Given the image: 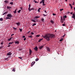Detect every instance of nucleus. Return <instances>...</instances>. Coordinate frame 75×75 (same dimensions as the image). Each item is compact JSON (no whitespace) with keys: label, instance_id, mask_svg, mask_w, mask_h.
I'll use <instances>...</instances> for the list:
<instances>
[{"label":"nucleus","instance_id":"obj_1","mask_svg":"<svg viewBox=\"0 0 75 75\" xmlns=\"http://www.w3.org/2000/svg\"><path fill=\"white\" fill-rule=\"evenodd\" d=\"M43 37L44 38H45L47 40V41H50V38H53L55 37V35L54 34H47L45 36H43Z\"/></svg>","mask_w":75,"mask_h":75},{"label":"nucleus","instance_id":"obj_2","mask_svg":"<svg viewBox=\"0 0 75 75\" xmlns=\"http://www.w3.org/2000/svg\"><path fill=\"white\" fill-rule=\"evenodd\" d=\"M7 16L8 17H10L11 18V17H13V16L11 14H8L7 15Z\"/></svg>","mask_w":75,"mask_h":75},{"label":"nucleus","instance_id":"obj_3","mask_svg":"<svg viewBox=\"0 0 75 75\" xmlns=\"http://www.w3.org/2000/svg\"><path fill=\"white\" fill-rule=\"evenodd\" d=\"M34 50L36 51H38V47H36L34 48Z\"/></svg>","mask_w":75,"mask_h":75},{"label":"nucleus","instance_id":"obj_4","mask_svg":"<svg viewBox=\"0 0 75 75\" xmlns=\"http://www.w3.org/2000/svg\"><path fill=\"white\" fill-rule=\"evenodd\" d=\"M12 55V53L10 52H9L7 53V55Z\"/></svg>","mask_w":75,"mask_h":75},{"label":"nucleus","instance_id":"obj_5","mask_svg":"<svg viewBox=\"0 0 75 75\" xmlns=\"http://www.w3.org/2000/svg\"><path fill=\"white\" fill-rule=\"evenodd\" d=\"M35 63V62H32V64H31V67H33V65H34V64Z\"/></svg>","mask_w":75,"mask_h":75},{"label":"nucleus","instance_id":"obj_6","mask_svg":"<svg viewBox=\"0 0 75 75\" xmlns=\"http://www.w3.org/2000/svg\"><path fill=\"white\" fill-rule=\"evenodd\" d=\"M47 49L48 52H50V48H49L48 47H47Z\"/></svg>","mask_w":75,"mask_h":75},{"label":"nucleus","instance_id":"obj_7","mask_svg":"<svg viewBox=\"0 0 75 75\" xmlns=\"http://www.w3.org/2000/svg\"><path fill=\"white\" fill-rule=\"evenodd\" d=\"M17 8H16L15 11H13V13H14L15 14H16L17 13Z\"/></svg>","mask_w":75,"mask_h":75},{"label":"nucleus","instance_id":"obj_8","mask_svg":"<svg viewBox=\"0 0 75 75\" xmlns=\"http://www.w3.org/2000/svg\"><path fill=\"white\" fill-rule=\"evenodd\" d=\"M75 17V13H73L72 14V18H74Z\"/></svg>","mask_w":75,"mask_h":75},{"label":"nucleus","instance_id":"obj_9","mask_svg":"<svg viewBox=\"0 0 75 75\" xmlns=\"http://www.w3.org/2000/svg\"><path fill=\"white\" fill-rule=\"evenodd\" d=\"M43 47H44V46H40L39 47V49H40V50H41V49H42V48H43Z\"/></svg>","mask_w":75,"mask_h":75},{"label":"nucleus","instance_id":"obj_10","mask_svg":"<svg viewBox=\"0 0 75 75\" xmlns=\"http://www.w3.org/2000/svg\"><path fill=\"white\" fill-rule=\"evenodd\" d=\"M35 20H33V19L32 20V21L33 22H34V23H36V21H35Z\"/></svg>","mask_w":75,"mask_h":75},{"label":"nucleus","instance_id":"obj_11","mask_svg":"<svg viewBox=\"0 0 75 75\" xmlns=\"http://www.w3.org/2000/svg\"><path fill=\"white\" fill-rule=\"evenodd\" d=\"M32 52H32V50H31V49H29V53H32Z\"/></svg>","mask_w":75,"mask_h":75},{"label":"nucleus","instance_id":"obj_12","mask_svg":"<svg viewBox=\"0 0 75 75\" xmlns=\"http://www.w3.org/2000/svg\"><path fill=\"white\" fill-rule=\"evenodd\" d=\"M7 8L8 9H10V8H11V7H9L8 6H7Z\"/></svg>","mask_w":75,"mask_h":75},{"label":"nucleus","instance_id":"obj_13","mask_svg":"<svg viewBox=\"0 0 75 75\" xmlns=\"http://www.w3.org/2000/svg\"><path fill=\"white\" fill-rule=\"evenodd\" d=\"M51 23L52 24H54V21H52V20L51 21Z\"/></svg>","mask_w":75,"mask_h":75},{"label":"nucleus","instance_id":"obj_14","mask_svg":"<svg viewBox=\"0 0 75 75\" xmlns=\"http://www.w3.org/2000/svg\"><path fill=\"white\" fill-rule=\"evenodd\" d=\"M12 38H13L12 37H11L9 39H8V40L9 41H10L11 40V39H12Z\"/></svg>","mask_w":75,"mask_h":75},{"label":"nucleus","instance_id":"obj_15","mask_svg":"<svg viewBox=\"0 0 75 75\" xmlns=\"http://www.w3.org/2000/svg\"><path fill=\"white\" fill-rule=\"evenodd\" d=\"M40 18V16H36L35 17V18Z\"/></svg>","mask_w":75,"mask_h":75},{"label":"nucleus","instance_id":"obj_16","mask_svg":"<svg viewBox=\"0 0 75 75\" xmlns=\"http://www.w3.org/2000/svg\"><path fill=\"white\" fill-rule=\"evenodd\" d=\"M42 40H43V39L42 38L40 39L38 41V42H40V41H42Z\"/></svg>","mask_w":75,"mask_h":75},{"label":"nucleus","instance_id":"obj_17","mask_svg":"<svg viewBox=\"0 0 75 75\" xmlns=\"http://www.w3.org/2000/svg\"><path fill=\"white\" fill-rule=\"evenodd\" d=\"M15 44H19V42L17 41H16L15 42Z\"/></svg>","mask_w":75,"mask_h":75},{"label":"nucleus","instance_id":"obj_18","mask_svg":"<svg viewBox=\"0 0 75 75\" xmlns=\"http://www.w3.org/2000/svg\"><path fill=\"white\" fill-rule=\"evenodd\" d=\"M12 71H13V72H15V71H16V69H15V68H13L12 70Z\"/></svg>","mask_w":75,"mask_h":75},{"label":"nucleus","instance_id":"obj_19","mask_svg":"<svg viewBox=\"0 0 75 75\" xmlns=\"http://www.w3.org/2000/svg\"><path fill=\"white\" fill-rule=\"evenodd\" d=\"M8 12H4L3 14V15H4V14H6Z\"/></svg>","mask_w":75,"mask_h":75},{"label":"nucleus","instance_id":"obj_20","mask_svg":"<svg viewBox=\"0 0 75 75\" xmlns=\"http://www.w3.org/2000/svg\"><path fill=\"white\" fill-rule=\"evenodd\" d=\"M45 0H42V3H44L45 1Z\"/></svg>","mask_w":75,"mask_h":75},{"label":"nucleus","instance_id":"obj_21","mask_svg":"<svg viewBox=\"0 0 75 75\" xmlns=\"http://www.w3.org/2000/svg\"><path fill=\"white\" fill-rule=\"evenodd\" d=\"M40 35H37L36 36L37 37H40Z\"/></svg>","mask_w":75,"mask_h":75},{"label":"nucleus","instance_id":"obj_22","mask_svg":"<svg viewBox=\"0 0 75 75\" xmlns=\"http://www.w3.org/2000/svg\"><path fill=\"white\" fill-rule=\"evenodd\" d=\"M16 24H17V25H20V23H16Z\"/></svg>","mask_w":75,"mask_h":75},{"label":"nucleus","instance_id":"obj_23","mask_svg":"<svg viewBox=\"0 0 75 75\" xmlns=\"http://www.w3.org/2000/svg\"><path fill=\"white\" fill-rule=\"evenodd\" d=\"M14 42H10L9 43V45H10V44H13V43Z\"/></svg>","mask_w":75,"mask_h":75},{"label":"nucleus","instance_id":"obj_24","mask_svg":"<svg viewBox=\"0 0 75 75\" xmlns=\"http://www.w3.org/2000/svg\"><path fill=\"white\" fill-rule=\"evenodd\" d=\"M36 25V23H34L33 25L32 26H34V25Z\"/></svg>","mask_w":75,"mask_h":75},{"label":"nucleus","instance_id":"obj_25","mask_svg":"<svg viewBox=\"0 0 75 75\" xmlns=\"http://www.w3.org/2000/svg\"><path fill=\"white\" fill-rule=\"evenodd\" d=\"M44 19L43 18H42L41 20V21L42 22H44Z\"/></svg>","mask_w":75,"mask_h":75},{"label":"nucleus","instance_id":"obj_26","mask_svg":"<svg viewBox=\"0 0 75 75\" xmlns=\"http://www.w3.org/2000/svg\"><path fill=\"white\" fill-rule=\"evenodd\" d=\"M6 19L7 20V19H10V18L8 17H6Z\"/></svg>","mask_w":75,"mask_h":75},{"label":"nucleus","instance_id":"obj_27","mask_svg":"<svg viewBox=\"0 0 75 75\" xmlns=\"http://www.w3.org/2000/svg\"><path fill=\"white\" fill-rule=\"evenodd\" d=\"M38 60H39L38 58H37L36 59H35V61H38Z\"/></svg>","mask_w":75,"mask_h":75},{"label":"nucleus","instance_id":"obj_28","mask_svg":"<svg viewBox=\"0 0 75 75\" xmlns=\"http://www.w3.org/2000/svg\"><path fill=\"white\" fill-rule=\"evenodd\" d=\"M13 29H14V30H17V28H14V27H13Z\"/></svg>","mask_w":75,"mask_h":75},{"label":"nucleus","instance_id":"obj_29","mask_svg":"<svg viewBox=\"0 0 75 75\" xmlns=\"http://www.w3.org/2000/svg\"><path fill=\"white\" fill-rule=\"evenodd\" d=\"M28 10H29V11H31V9H30V7H29Z\"/></svg>","mask_w":75,"mask_h":75},{"label":"nucleus","instance_id":"obj_30","mask_svg":"<svg viewBox=\"0 0 75 75\" xmlns=\"http://www.w3.org/2000/svg\"><path fill=\"white\" fill-rule=\"evenodd\" d=\"M19 30H20L21 32H22V30H23V29L21 28V29H19Z\"/></svg>","mask_w":75,"mask_h":75},{"label":"nucleus","instance_id":"obj_31","mask_svg":"<svg viewBox=\"0 0 75 75\" xmlns=\"http://www.w3.org/2000/svg\"><path fill=\"white\" fill-rule=\"evenodd\" d=\"M60 11H62V10H64V9L62 8V9H60Z\"/></svg>","mask_w":75,"mask_h":75},{"label":"nucleus","instance_id":"obj_32","mask_svg":"<svg viewBox=\"0 0 75 75\" xmlns=\"http://www.w3.org/2000/svg\"><path fill=\"white\" fill-rule=\"evenodd\" d=\"M28 38H32V35L28 36Z\"/></svg>","mask_w":75,"mask_h":75},{"label":"nucleus","instance_id":"obj_33","mask_svg":"<svg viewBox=\"0 0 75 75\" xmlns=\"http://www.w3.org/2000/svg\"><path fill=\"white\" fill-rule=\"evenodd\" d=\"M61 22L62 23H64V21L63 20H61Z\"/></svg>","mask_w":75,"mask_h":75},{"label":"nucleus","instance_id":"obj_34","mask_svg":"<svg viewBox=\"0 0 75 75\" xmlns=\"http://www.w3.org/2000/svg\"><path fill=\"white\" fill-rule=\"evenodd\" d=\"M10 4H11V5H13V2H11L10 3Z\"/></svg>","mask_w":75,"mask_h":75},{"label":"nucleus","instance_id":"obj_35","mask_svg":"<svg viewBox=\"0 0 75 75\" xmlns=\"http://www.w3.org/2000/svg\"><path fill=\"white\" fill-rule=\"evenodd\" d=\"M21 11V10H19L18 11V13H20V12Z\"/></svg>","mask_w":75,"mask_h":75},{"label":"nucleus","instance_id":"obj_36","mask_svg":"<svg viewBox=\"0 0 75 75\" xmlns=\"http://www.w3.org/2000/svg\"><path fill=\"white\" fill-rule=\"evenodd\" d=\"M4 2H5V3H8V1H4Z\"/></svg>","mask_w":75,"mask_h":75},{"label":"nucleus","instance_id":"obj_37","mask_svg":"<svg viewBox=\"0 0 75 75\" xmlns=\"http://www.w3.org/2000/svg\"><path fill=\"white\" fill-rule=\"evenodd\" d=\"M0 21H3V18H0Z\"/></svg>","mask_w":75,"mask_h":75},{"label":"nucleus","instance_id":"obj_38","mask_svg":"<svg viewBox=\"0 0 75 75\" xmlns=\"http://www.w3.org/2000/svg\"><path fill=\"white\" fill-rule=\"evenodd\" d=\"M31 35H34V33L33 32H31Z\"/></svg>","mask_w":75,"mask_h":75},{"label":"nucleus","instance_id":"obj_39","mask_svg":"<svg viewBox=\"0 0 75 75\" xmlns=\"http://www.w3.org/2000/svg\"><path fill=\"white\" fill-rule=\"evenodd\" d=\"M61 20H63V18H62V16H61Z\"/></svg>","mask_w":75,"mask_h":75},{"label":"nucleus","instance_id":"obj_40","mask_svg":"<svg viewBox=\"0 0 75 75\" xmlns=\"http://www.w3.org/2000/svg\"><path fill=\"white\" fill-rule=\"evenodd\" d=\"M63 40V39H60V40H59V41H62Z\"/></svg>","mask_w":75,"mask_h":75},{"label":"nucleus","instance_id":"obj_41","mask_svg":"<svg viewBox=\"0 0 75 75\" xmlns=\"http://www.w3.org/2000/svg\"><path fill=\"white\" fill-rule=\"evenodd\" d=\"M42 5L43 6H45V4H44V3H42Z\"/></svg>","mask_w":75,"mask_h":75},{"label":"nucleus","instance_id":"obj_42","mask_svg":"<svg viewBox=\"0 0 75 75\" xmlns=\"http://www.w3.org/2000/svg\"><path fill=\"white\" fill-rule=\"evenodd\" d=\"M34 10V8H31V10Z\"/></svg>","mask_w":75,"mask_h":75},{"label":"nucleus","instance_id":"obj_43","mask_svg":"<svg viewBox=\"0 0 75 75\" xmlns=\"http://www.w3.org/2000/svg\"><path fill=\"white\" fill-rule=\"evenodd\" d=\"M69 5L70 6V7H71L72 6V5H71V4H69Z\"/></svg>","mask_w":75,"mask_h":75},{"label":"nucleus","instance_id":"obj_44","mask_svg":"<svg viewBox=\"0 0 75 75\" xmlns=\"http://www.w3.org/2000/svg\"><path fill=\"white\" fill-rule=\"evenodd\" d=\"M64 18H67V16H66V15H65L64 17Z\"/></svg>","mask_w":75,"mask_h":75},{"label":"nucleus","instance_id":"obj_45","mask_svg":"<svg viewBox=\"0 0 75 75\" xmlns=\"http://www.w3.org/2000/svg\"><path fill=\"white\" fill-rule=\"evenodd\" d=\"M52 15H53V16H55V15H56V14L55 13H53L52 14Z\"/></svg>","mask_w":75,"mask_h":75},{"label":"nucleus","instance_id":"obj_46","mask_svg":"<svg viewBox=\"0 0 75 75\" xmlns=\"http://www.w3.org/2000/svg\"><path fill=\"white\" fill-rule=\"evenodd\" d=\"M62 26H65V24H62Z\"/></svg>","mask_w":75,"mask_h":75},{"label":"nucleus","instance_id":"obj_47","mask_svg":"<svg viewBox=\"0 0 75 75\" xmlns=\"http://www.w3.org/2000/svg\"><path fill=\"white\" fill-rule=\"evenodd\" d=\"M8 59V58H7L5 59V60H7Z\"/></svg>","mask_w":75,"mask_h":75},{"label":"nucleus","instance_id":"obj_48","mask_svg":"<svg viewBox=\"0 0 75 75\" xmlns=\"http://www.w3.org/2000/svg\"><path fill=\"white\" fill-rule=\"evenodd\" d=\"M18 58H20V59H22V57H18Z\"/></svg>","mask_w":75,"mask_h":75},{"label":"nucleus","instance_id":"obj_49","mask_svg":"<svg viewBox=\"0 0 75 75\" xmlns=\"http://www.w3.org/2000/svg\"><path fill=\"white\" fill-rule=\"evenodd\" d=\"M3 47V46L0 47V49H1V48H2Z\"/></svg>","mask_w":75,"mask_h":75},{"label":"nucleus","instance_id":"obj_50","mask_svg":"<svg viewBox=\"0 0 75 75\" xmlns=\"http://www.w3.org/2000/svg\"><path fill=\"white\" fill-rule=\"evenodd\" d=\"M26 40V38H25L24 39H23V40H24V41H25Z\"/></svg>","mask_w":75,"mask_h":75},{"label":"nucleus","instance_id":"obj_51","mask_svg":"<svg viewBox=\"0 0 75 75\" xmlns=\"http://www.w3.org/2000/svg\"><path fill=\"white\" fill-rule=\"evenodd\" d=\"M29 7H31V4H29Z\"/></svg>","mask_w":75,"mask_h":75},{"label":"nucleus","instance_id":"obj_52","mask_svg":"<svg viewBox=\"0 0 75 75\" xmlns=\"http://www.w3.org/2000/svg\"><path fill=\"white\" fill-rule=\"evenodd\" d=\"M34 1H35V3H37V1H34Z\"/></svg>","mask_w":75,"mask_h":75},{"label":"nucleus","instance_id":"obj_53","mask_svg":"<svg viewBox=\"0 0 75 75\" xmlns=\"http://www.w3.org/2000/svg\"><path fill=\"white\" fill-rule=\"evenodd\" d=\"M25 36H23V38H25Z\"/></svg>","mask_w":75,"mask_h":75},{"label":"nucleus","instance_id":"obj_54","mask_svg":"<svg viewBox=\"0 0 75 75\" xmlns=\"http://www.w3.org/2000/svg\"><path fill=\"white\" fill-rule=\"evenodd\" d=\"M14 35V34H11V36L12 37V36L13 35Z\"/></svg>","mask_w":75,"mask_h":75},{"label":"nucleus","instance_id":"obj_55","mask_svg":"<svg viewBox=\"0 0 75 75\" xmlns=\"http://www.w3.org/2000/svg\"><path fill=\"white\" fill-rule=\"evenodd\" d=\"M38 12H40V10L38 9Z\"/></svg>","mask_w":75,"mask_h":75},{"label":"nucleus","instance_id":"obj_56","mask_svg":"<svg viewBox=\"0 0 75 75\" xmlns=\"http://www.w3.org/2000/svg\"><path fill=\"white\" fill-rule=\"evenodd\" d=\"M43 15H44V16H47V15H45V14H43Z\"/></svg>","mask_w":75,"mask_h":75},{"label":"nucleus","instance_id":"obj_57","mask_svg":"<svg viewBox=\"0 0 75 75\" xmlns=\"http://www.w3.org/2000/svg\"><path fill=\"white\" fill-rule=\"evenodd\" d=\"M30 32H31V31H29V32H28V33H30Z\"/></svg>","mask_w":75,"mask_h":75},{"label":"nucleus","instance_id":"obj_58","mask_svg":"<svg viewBox=\"0 0 75 75\" xmlns=\"http://www.w3.org/2000/svg\"><path fill=\"white\" fill-rule=\"evenodd\" d=\"M3 42H1V45H3Z\"/></svg>","mask_w":75,"mask_h":75},{"label":"nucleus","instance_id":"obj_59","mask_svg":"<svg viewBox=\"0 0 75 75\" xmlns=\"http://www.w3.org/2000/svg\"><path fill=\"white\" fill-rule=\"evenodd\" d=\"M8 47H10V45H9L8 46Z\"/></svg>","mask_w":75,"mask_h":75},{"label":"nucleus","instance_id":"obj_60","mask_svg":"<svg viewBox=\"0 0 75 75\" xmlns=\"http://www.w3.org/2000/svg\"><path fill=\"white\" fill-rule=\"evenodd\" d=\"M42 3V1H41L40 2V4H41V3Z\"/></svg>","mask_w":75,"mask_h":75},{"label":"nucleus","instance_id":"obj_61","mask_svg":"<svg viewBox=\"0 0 75 75\" xmlns=\"http://www.w3.org/2000/svg\"><path fill=\"white\" fill-rule=\"evenodd\" d=\"M71 9H72V8H73L72 7V6L71 7Z\"/></svg>","mask_w":75,"mask_h":75},{"label":"nucleus","instance_id":"obj_62","mask_svg":"<svg viewBox=\"0 0 75 75\" xmlns=\"http://www.w3.org/2000/svg\"><path fill=\"white\" fill-rule=\"evenodd\" d=\"M45 13H47V11H46V10H45Z\"/></svg>","mask_w":75,"mask_h":75},{"label":"nucleus","instance_id":"obj_63","mask_svg":"<svg viewBox=\"0 0 75 75\" xmlns=\"http://www.w3.org/2000/svg\"><path fill=\"white\" fill-rule=\"evenodd\" d=\"M41 8H39L38 9H39V10H41Z\"/></svg>","mask_w":75,"mask_h":75},{"label":"nucleus","instance_id":"obj_64","mask_svg":"<svg viewBox=\"0 0 75 75\" xmlns=\"http://www.w3.org/2000/svg\"><path fill=\"white\" fill-rule=\"evenodd\" d=\"M63 20L64 21L65 20V18L64 17L63 18Z\"/></svg>","mask_w":75,"mask_h":75}]
</instances>
